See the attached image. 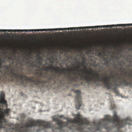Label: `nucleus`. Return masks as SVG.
Returning <instances> with one entry per match:
<instances>
[{
    "mask_svg": "<svg viewBox=\"0 0 132 132\" xmlns=\"http://www.w3.org/2000/svg\"><path fill=\"white\" fill-rule=\"evenodd\" d=\"M89 71H92L93 72H94V71H95V70L93 69H92L90 68V70H89Z\"/></svg>",
    "mask_w": 132,
    "mask_h": 132,
    "instance_id": "24",
    "label": "nucleus"
},
{
    "mask_svg": "<svg viewBox=\"0 0 132 132\" xmlns=\"http://www.w3.org/2000/svg\"><path fill=\"white\" fill-rule=\"evenodd\" d=\"M42 130L38 129V130H37L36 131H34V132H38L39 131H40V130Z\"/></svg>",
    "mask_w": 132,
    "mask_h": 132,
    "instance_id": "28",
    "label": "nucleus"
},
{
    "mask_svg": "<svg viewBox=\"0 0 132 132\" xmlns=\"http://www.w3.org/2000/svg\"><path fill=\"white\" fill-rule=\"evenodd\" d=\"M89 52H87V54H88V53Z\"/></svg>",
    "mask_w": 132,
    "mask_h": 132,
    "instance_id": "30",
    "label": "nucleus"
},
{
    "mask_svg": "<svg viewBox=\"0 0 132 132\" xmlns=\"http://www.w3.org/2000/svg\"><path fill=\"white\" fill-rule=\"evenodd\" d=\"M120 53H122V49L120 50L118 53L114 51L113 52L112 54L111 55V58L112 59H113L114 58H116L118 60L119 59V57H118V55H120L121 56V57H124V55L122 54H121Z\"/></svg>",
    "mask_w": 132,
    "mask_h": 132,
    "instance_id": "8",
    "label": "nucleus"
},
{
    "mask_svg": "<svg viewBox=\"0 0 132 132\" xmlns=\"http://www.w3.org/2000/svg\"><path fill=\"white\" fill-rule=\"evenodd\" d=\"M122 69V67H120L118 68V70L119 71H120V70H121V69Z\"/></svg>",
    "mask_w": 132,
    "mask_h": 132,
    "instance_id": "26",
    "label": "nucleus"
},
{
    "mask_svg": "<svg viewBox=\"0 0 132 132\" xmlns=\"http://www.w3.org/2000/svg\"><path fill=\"white\" fill-rule=\"evenodd\" d=\"M91 66L93 67L94 68H95L97 66L99 67H100V65L98 63H95V62L94 61L91 64Z\"/></svg>",
    "mask_w": 132,
    "mask_h": 132,
    "instance_id": "14",
    "label": "nucleus"
},
{
    "mask_svg": "<svg viewBox=\"0 0 132 132\" xmlns=\"http://www.w3.org/2000/svg\"><path fill=\"white\" fill-rule=\"evenodd\" d=\"M0 31L3 32H6L7 31L8 32H18V31H37L38 32L40 31V30L39 29H30V30H0Z\"/></svg>",
    "mask_w": 132,
    "mask_h": 132,
    "instance_id": "7",
    "label": "nucleus"
},
{
    "mask_svg": "<svg viewBox=\"0 0 132 132\" xmlns=\"http://www.w3.org/2000/svg\"><path fill=\"white\" fill-rule=\"evenodd\" d=\"M73 91L76 93L75 95H76V100H75V104L76 105V109L79 110V108L81 106V93L80 91L78 89L76 90V91L73 90Z\"/></svg>",
    "mask_w": 132,
    "mask_h": 132,
    "instance_id": "5",
    "label": "nucleus"
},
{
    "mask_svg": "<svg viewBox=\"0 0 132 132\" xmlns=\"http://www.w3.org/2000/svg\"><path fill=\"white\" fill-rule=\"evenodd\" d=\"M119 65H121V63H119Z\"/></svg>",
    "mask_w": 132,
    "mask_h": 132,
    "instance_id": "29",
    "label": "nucleus"
},
{
    "mask_svg": "<svg viewBox=\"0 0 132 132\" xmlns=\"http://www.w3.org/2000/svg\"><path fill=\"white\" fill-rule=\"evenodd\" d=\"M82 54H80V56L82 57V60L83 61H84L85 60V56H84V54L83 53H82Z\"/></svg>",
    "mask_w": 132,
    "mask_h": 132,
    "instance_id": "15",
    "label": "nucleus"
},
{
    "mask_svg": "<svg viewBox=\"0 0 132 132\" xmlns=\"http://www.w3.org/2000/svg\"><path fill=\"white\" fill-rule=\"evenodd\" d=\"M40 30V31H45L46 30H45V29H39Z\"/></svg>",
    "mask_w": 132,
    "mask_h": 132,
    "instance_id": "22",
    "label": "nucleus"
},
{
    "mask_svg": "<svg viewBox=\"0 0 132 132\" xmlns=\"http://www.w3.org/2000/svg\"><path fill=\"white\" fill-rule=\"evenodd\" d=\"M4 93L1 92L0 95V124H11L8 122L4 118V117L8 116L10 110L9 109H4L1 108L4 106H6V101L4 98Z\"/></svg>",
    "mask_w": 132,
    "mask_h": 132,
    "instance_id": "4",
    "label": "nucleus"
},
{
    "mask_svg": "<svg viewBox=\"0 0 132 132\" xmlns=\"http://www.w3.org/2000/svg\"><path fill=\"white\" fill-rule=\"evenodd\" d=\"M45 30H46L45 31H46L53 30V29H45Z\"/></svg>",
    "mask_w": 132,
    "mask_h": 132,
    "instance_id": "19",
    "label": "nucleus"
},
{
    "mask_svg": "<svg viewBox=\"0 0 132 132\" xmlns=\"http://www.w3.org/2000/svg\"><path fill=\"white\" fill-rule=\"evenodd\" d=\"M104 26L106 28L110 27V25H104Z\"/></svg>",
    "mask_w": 132,
    "mask_h": 132,
    "instance_id": "23",
    "label": "nucleus"
},
{
    "mask_svg": "<svg viewBox=\"0 0 132 132\" xmlns=\"http://www.w3.org/2000/svg\"><path fill=\"white\" fill-rule=\"evenodd\" d=\"M97 28H105L104 25L103 26H97Z\"/></svg>",
    "mask_w": 132,
    "mask_h": 132,
    "instance_id": "20",
    "label": "nucleus"
},
{
    "mask_svg": "<svg viewBox=\"0 0 132 132\" xmlns=\"http://www.w3.org/2000/svg\"><path fill=\"white\" fill-rule=\"evenodd\" d=\"M98 56L101 58H103L104 61H105L104 64L106 66L109 68L110 64V59H107L105 57V53L104 52H100L98 54Z\"/></svg>",
    "mask_w": 132,
    "mask_h": 132,
    "instance_id": "6",
    "label": "nucleus"
},
{
    "mask_svg": "<svg viewBox=\"0 0 132 132\" xmlns=\"http://www.w3.org/2000/svg\"><path fill=\"white\" fill-rule=\"evenodd\" d=\"M106 130H108V129H106Z\"/></svg>",
    "mask_w": 132,
    "mask_h": 132,
    "instance_id": "32",
    "label": "nucleus"
},
{
    "mask_svg": "<svg viewBox=\"0 0 132 132\" xmlns=\"http://www.w3.org/2000/svg\"><path fill=\"white\" fill-rule=\"evenodd\" d=\"M76 27L53 29V31H63L66 30H75Z\"/></svg>",
    "mask_w": 132,
    "mask_h": 132,
    "instance_id": "9",
    "label": "nucleus"
},
{
    "mask_svg": "<svg viewBox=\"0 0 132 132\" xmlns=\"http://www.w3.org/2000/svg\"><path fill=\"white\" fill-rule=\"evenodd\" d=\"M120 71L129 75L125 74L124 77H122V74H118L115 71L113 72L111 70V73H114V75L111 73L108 77H103L104 78H107L108 79V84L107 85L103 84V82L105 81H100L103 83V86L107 89L113 90L114 92L117 94H119L116 87L117 84L118 83L120 85L122 84L132 87V69L129 68L126 71V68L122 67Z\"/></svg>",
    "mask_w": 132,
    "mask_h": 132,
    "instance_id": "3",
    "label": "nucleus"
},
{
    "mask_svg": "<svg viewBox=\"0 0 132 132\" xmlns=\"http://www.w3.org/2000/svg\"><path fill=\"white\" fill-rule=\"evenodd\" d=\"M58 117L60 118H63V115H61L60 116L58 115Z\"/></svg>",
    "mask_w": 132,
    "mask_h": 132,
    "instance_id": "21",
    "label": "nucleus"
},
{
    "mask_svg": "<svg viewBox=\"0 0 132 132\" xmlns=\"http://www.w3.org/2000/svg\"><path fill=\"white\" fill-rule=\"evenodd\" d=\"M80 64H82V66L84 67V69L85 70V73H89V72H88V70L87 69L86 67L84 66L85 65V62L84 61L81 63H80Z\"/></svg>",
    "mask_w": 132,
    "mask_h": 132,
    "instance_id": "13",
    "label": "nucleus"
},
{
    "mask_svg": "<svg viewBox=\"0 0 132 132\" xmlns=\"http://www.w3.org/2000/svg\"><path fill=\"white\" fill-rule=\"evenodd\" d=\"M79 85H77V86H79Z\"/></svg>",
    "mask_w": 132,
    "mask_h": 132,
    "instance_id": "33",
    "label": "nucleus"
},
{
    "mask_svg": "<svg viewBox=\"0 0 132 132\" xmlns=\"http://www.w3.org/2000/svg\"><path fill=\"white\" fill-rule=\"evenodd\" d=\"M104 69V67L102 66L101 67V68H100V69H99V71L100 72H102L103 71V69Z\"/></svg>",
    "mask_w": 132,
    "mask_h": 132,
    "instance_id": "18",
    "label": "nucleus"
},
{
    "mask_svg": "<svg viewBox=\"0 0 132 132\" xmlns=\"http://www.w3.org/2000/svg\"><path fill=\"white\" fill-rule=\"evenodd\" d=\"M103 75H105V73L103 74Z\"/></svg>",
    "mask_w": 132,
    "mask_h": 132,
    "instance_id": "31",
    "label": "nucleus"
},
{
    "mask_svg": "<svg viewBox=\"0 0 132 132\" xmlns=\"http://www.w3.org/2000/svg\"><path fill=\"white\" fill-rule=\"evenodd\" d=\"M23 58L18 55H14L12 57L7 58L9 64L2 65L6 63L5 59L0 58V82L6 81H13L14 79H19L21 84H24V81L33 84L35 86L44 87V84L51 81L57 82L64 85H66L73 82H76L79 77L75 72L79 69L77 74L81 79L84 80L88 84L90 82L95 83L98 81L103 82L104 84H108L106 78L99 75L97 71L93 73L82 72L83 70L79 68V66L75 67L74 70L61 68L58 66L53 67L52 65L45 67L43 63V57L39 55L35 58L29 53L25 54Z\"/></svg>",
    "mask_w": 132,
    "mask_h": 132,
    "instance_id": "1",
    "label": "nucleus"
},
{
    "mask_svg": "<svg viewBox=\"0 0 132 132\" xmlns=\"http://www.w3.org/2000/svg\"><path fill=\"white\" fill-rule=\"evenodd\" d=\"M82 84L83 82H82L81 81L80 82V83L79 84V85H82Z\"/></svg>",
    "mask_w": 132,
    "mask_h": 132,
    "instance_id": "27",
    "label": "nucleus"
},
{
    "mask_svg": "<svg viewBox=\"0 0 132 132\" xmlns=\"http://www.w3.org/2000/svg\"><path fill=\"white\" fill-rule=\"evenodd\" d=\"M55 57H56V55L55 54H52V55H50V57L48 58V60L51 61L54 60Z\"/></svg>",
    "mask_w": 132,
    "mask_h": 132,
    "instance_id": "12",
    "label": "nucleus"
},
{
    "mask_svg": "<svg viewBox=\"0 0 132 132\" xmlns=\"http://www.w3.org/2000/svg\"><path fill=\"white\" fill-rule=\"evenodd\" d=\"M126 66H127V67L128 68H130L131 67V65L130 64H129L128 65H126Z\"/></svg>",
    "mask_w": 132,
    "mask_h": 132,
    "instance_id": "25",
    "label": "nucleus"
},
{
    "mask_svg": "<svg viewBox=\"0 0 132 132\" xmlns=\"http://www.w3.org/2000/svg\"><path fill=\"white\" fill-rule=\"evenodd\" d=\"M112 65L114 66V69H117V65L115 63L113 62V63H112Z\"/></svg>",
    "mask_w": 132,
    "mask_h": 132,
    "instance_id": "17",
    "label": "nucleus"
},
{
    "mask_svg": "<svg viewBox=\"0 0 132 132\" xmlns=\"http://www.w3.org/2000/svg\"><path fill=\"white\" fill-rule=\"evenodd\" d=\"M75 118L73 119L69 118L66 122L63 121L55 117L53 118V121L57 122L55 126L51 124L50 122L41 121L39 120L36 121L33 119L29 120L24 125L21 127H17V132H27L28 128L32 127L38 126L43 128V129L50 128L53 132L62 131L63 129L66 127L70 130H76L80 132L90 131L95 132L100 130V128H106L111 123L113 127L110 128H116V131L120 132V128L124 127L127 125H131L132 123V119L129 117L121 120L116 114L115 111L113 112V116L106 115L105 119H102L100 122L96 123L95 122L90 123L86 119H83L81 116L78 114L75 115Z\"/></svg>",
    "mask_w": 132,
    "mask_h": 132,
    "instance_id": "2",
    "label": "nucleus"
},
{
    "mask_svg": "<svg viewBox=\"0 0 132 132\" xmlns=\"http://www.w3.org/2000/svg\"><path fill=\"white\" fill-rule=\"evenodd\" d=\"M97 28V26H89V27H76V29H78L79 30H80L81 29H93L94 28Z\"/></svg>",
    "mask_w": 132,
    "mask_h": 132,
    "instance_id": "11",
    "label": "nucleus"
},
{
    "mask_svg": "<svg viewBox=\"0 0 132 132\" xmlns=\"http://www.w3.org/2000/svg\"><path fill=\"white\" fill-rule=\"evenodd\" d=\"M25 117V115L24 114H21V116H20V117H21V119H23Z\"/></svg>",
    "mask_w": 132,
    "mask_h": 132,
    "instance_id": "16",
    "label": "nucleus"
},
{
    "mask_svg": "<svg viewBox=\"0 0 132 132\" xmlns=\"http://www.w3.org/2000/svg\"><path fill=\"white\" fill-rule=\"evenodd\" d=\"M110 26V28L112 27H124L129 26H132V23L127 24H119L116 25H111Z\"/></svg>",
    "mask_w": 132,
    "mask_h": 132,
    "instance_id": "10",
    "label": "nucleus"
}]
</instances>
